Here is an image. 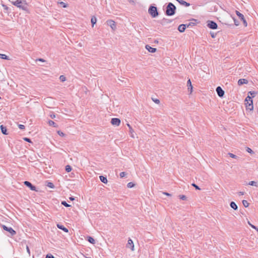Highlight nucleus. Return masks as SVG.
Listing matches in <instances>:
<instances>
[{
  "label": "nucleus",
  "mask_w": 258,
  "mask_h": 258,
  "mask_svg": "<svg viewBox=\"0 0 258 258\" xmlns=\"http://www.w3.org/2000/svg\"><path fill=\"white\" fill-rule=\"evenodd\" d=\"M12 4L23 10H28V4L26 0H17L15 2H12Z\"/></svg>",
  "instance_id": "f257e3e1"
},
{
  "label": "nucleus",
  "mask_w": 258,
  "mask_h": 258,
  "mask_svg": "<svg viewBox=\"0 0 258 258\" xmlns=\"http://www.w3.org/2000/svg\"><path fill=\"white\" fill-rule=\"evenodd\" d=\"M176 10V7L171 3L168 4L166 7L165 14L166 15L171 16L174 15Z\"/></svg>",
  "instance_id": "f03ea898"
},
{
  "label": "nucleus",
  "mask_w": 258,
  "mask_h": 258,
  "mask_svg": "<svg viewBox=\"0 0 258 258\" xmlns=\"http://www.w3.org/2000/svg\"><path fill=\"white\" fill-rule=\"evenodd\" d=\"M148 12L150 15L153 17L155 18L158 16V12L157 11V9L156 7L154 6H150L148 10Z\"/></svg>",
  "instance_id": "7ed1b4c3"
},
{
  "label": "nucleus",
  "mask_w": 258,
  "mask_h": 258,
  "mask_svg": "<svg viewBox=\"0 0 258 258\" xmlns=\"http://www.w3.org/2000/svg\"><path fill=\"white\" fill-rule=\"evenodd\" d=\"M2 227L4 230L9 232L11 236H14L16 234V232L12 227H8L5 225H2Z\"/></svg>",
  "instance_id": "20e7f679"
},
{
  "label": "nucleus",
  "mask_w": 258,
  "mask_h": 258,
  "mask_svg": "<svg viewBox=\"0 0 258 258\" xmlns=\"http://www.w3.org/2000/svg\"><path fill=\"white\" fill-rule=\"evenodd\" d=\"M236 14L238 17V18L243 22V25L245 27H246L247 25V22L246 20L245 19V18L243 14L240 13L239 11H235Z\"/></svg>",
  "instance_id": "39448f33"
},
{
  "label": "nucleus",
  "mask_w": 258,
  "mask_h": 258,
  "mask_svg": "<svg viewBox=\"0 0 258 258\" xmlns=\"http://www.w3.org/2000/svg\"><path fill=\"white\" fill-rule=\"evenodd\" d=\"M207 26L212 29H216L218 27L217 23L213 21H207Z\"/></svg>",
  "instance_id": "423d86ee"
},
{
  "label": "nucleus",
  "mask_w": 258,
  "mask_h": 258,
  "mask_svg": "<svg viewBox=\"0 0 258 258\" xmlns=\"http://www.w3.org/2000/svg\"><path fill=\"white\" fill-rule=\"evenodd\" d=\"M24 184L26 186L29 187L31 190H33V191H37V190L36 189V187L34 185L32 184V183L30 182H29L28 181H25L24 182Z\"/></svg>",
  "instance_id": "0eeeda50"
},
{
  "label": "nucleus",
  "mask_w": 258,
  "mask_h": 258,
  "mask_svg": "<svg viewBox=\"0 0 258 258\" xmlns=\"http://www.w3.org/2000/svg\"><path fill=\"white\" fill-rule=\"evenodd\" d=\"M216 90V92H217L218 96L220 97H223V96L224 95V91H223V90L222 89V88L221 87H220V86L217 87Z\"/></svg>",
  "instance_id": "6e6552de"
},
{
  "label": "nucleus",
  "mask_w": 258,
  "mask_h": 258,
  "mask_svg": "<svg viewBox=\"0 0 258 258\" xmlns=\"http://www.w3.org/2000/svg\"><path fill=\"white\" fill-rule=\"evenodd\" d=\"M111 123L113 125L119 126L120 123V120L117 118H113L111 119Z\"/></svg>",
  "instance_id": "1a4fd4ad"
},
{
  "label": "nucleus",
  "mask_w": 258,
  "mask_h": 258,
  "mask_svg": "<svg viewBox=\"0 0 258 258\" xmlns=\"http://www.w3.org/2000/svg\"><path fill=\"white\" fill-rule=\"evenodd\" d=\"M246 109V110H249L250 111H252L253 109V102H246L245 103Z\"/></svg>",
  "instance_id": "9d476101"
},
{
  "label": "nucleus",
  "mask_w": 258,
  "mask_h": 258,
  "mask_svg": "<svg viewBox=\"0 0 258 258\" xmlns=\"http://www.w3.org/2000/svg\"><path fill=\"white\" fill-rule=\"evenodd\" d=\"M106 23L107 24L112 28V30H115L116 28V25L114 21L111 20H109L107 21Z\"/></svg>",
  "instance_id": "9b49d317"
},
{
  "label": "nucleus",
  "mask_w": 258,
  "mask_h": 258,
  "mask_svg": "<svg viewBox=\"0 0 258 258\" xmlns=\"http://www.w3.org/2000/svg\"><path fill=\"white\" fill-rule=\"evenodd\" d=\"M126 247L128 248L131 249L132 250H134V245L133 241L132 239H129L127 241V243L126 244Z\"/></svg>",
  "instance_id": "f8f14e48"
},
{
  "label": "nucleus",
  "mask_w": 258,
  "mask_h": 258,
  "mask_svg": "<svg viewBox=\"0 0 258 258\" xmlns=\"http://www.w3.org/2000/svg\"><path fill=\"white\" fill-rule=\"evenodd\" d=\"M186 28V25L185 24H181L178 27V30L180 32H183Z\"/></svg>",
  "instance_id": "ddd939ff"
},
{
  "label": "nucleus",
  "mask_w": 258,
  "mask_h": 258,
  "mask_svg": "<svg viewBox=\"0 0 258 258\" xmlns=\"http://www.w3.org/2000/svg\"><path fill=\"white\" fill-rule=\"evenodd\" d=\"M238 85L241 86L243 84H247L248 81L245 79H240L238 81Z\"/></svg>",
  "instance_id": "4468645a"
},
{
  "label": "nucleus",
  "mask_w": 258,
  "mask_h": 258,
  "mask_svg": "<svg viewBox=\"0 0 258 258\" xmlns=\"http://www.w3.org/2000/svg\"><path fill=\"white\" fill-rule=\"evenodd\" d=\"M146 48L150 52L154 53L157 50L156 48H153L149 45H146Z\"/></svg>",
  "instance_id": "2eb2a0df"
},
{
  "label": "nucleus",
  "mask_w": 258,
  "mask_h": 258,
  "mask_svg": "<svg viewBox=\"0 0 258 258\" xmlns=\"http://www.w3.org/2000/svg\"><path fill=\"white\" fill-rule=\"evenodd\" d=\"M187 86L188 90L190 91V93H191L192 91V86L190 79H188L187 82Z\"/></svg>",
  "instance_id": "dca6fc26"
},
{
  "label": "nucleus",
  "mask_w": 258,
  "mask_h": 258,
  "mask_svg": "<svg viewBox=\"0 0 258 258\" xmlns=\"http://www.w3.org/2000/svg\"><path fill=\"white\" fill-rule=\"evenodd\" d=\"M180 5L184 6L185 7H188L190 6V4L186 2L183 0H176Z\"/></svg>",
  "instance_id": "f3484780"
},
{
  "label": "nucleus",
  "mask_w": 258,
  "mask_h": 258,
  "mask_svg": "<svg viewBox=\"0 0 258 258\" xmlns=\"http://www.w3.org/2000/svg\"><path fill=\"white\" fill-rule=\"evenodd\" d=\"M0 128L1 130L2 133L4 135H8V133H7V128L6 126H4L3 125H1L0 126Z\"/></svg>",
  "instance_id": "a211bd4d"
},
{
  "label": "nucleus",
  "mask_w": 258,
  "mask_h": 258,
  "mask_svg": "<svg viewBox=\"0 0 258 258\" xmlns=\"http://www.w3.org/2000/svg\"><path fill=\"white\" fill-rule=\"evenodd\" d=\"M57 227L59 229H60L63 230V231H64L65 232H69V230L67 228L64 227L62 225H60V224H57Z\"/></svg>",
  "instance_id": "6ab92c4d"
},
{
  "label": "nucleus",
  "mask_w": 258,
  "mask_h": 258,
  "mask_svg": "<svg viewBox=\"0 0 258 258\" xmlns=\"http://www.w3.org/2000/svg\"><path fill=\"white\" fill-rule=\"evenodd\" d=\"M127 125L129 128V132H130L131 136L132 138H134V136L133 135L134 130L133 129V128L132 127V126H131V125L129 123H127Z\"/></svg>",
  "instance_id": "aec40b11"
},
{
  "label": "nucleus",
  "mask_w": 258,
  "mask_h": 258,
  "mask_svg": "<svg viewBox=\"0 0 258 258\" xmlns=\"http://www.w3.org/2000/svg\"><path fill=\"white\" fill-rule=\"evenodd\" d=\"M230 207L234 210H237L238 207L237 205L234 202H231L230 204Z\"/></svg>",
  "instance_id": "412c9836"
},
{
  "label": "nucleus",
  "mask_w": 258,
  "mask_h": 258,
  "mask_svg": "<svg viewBox=\"0 0 258 258\" xmlns=\"http://www.w3.org/2000/svg\"><path fill=\"white\" fill-rule=\"evenodd\" d=\"M99 178L100 180L104 183H107V179L106 177H104V176L101 175L99 176Z\"/></svg>",
  "instance_id": "4be33fe9"
},
{
  "label": "nucleus",
  "mask_w": 258,
  "mask_h": 258,
  "mask_svg": "<svg viewBox=\"0 0 258 258\" xmlns=\"http://www.w3.org/2000/svg\"><path fill=\"white\" fill-rule=\"evenodd\" d=\"M91 22L92 23V27L96 23L97 19L95 16H92L91 18Z\"/></svg>",
  "instance_id": "5701e85b"
},
{
  "label": "nucleus",
  "mask_w": 258,
  "mask_h": 258,
  "mask_svg": "<svg viewBox=\"0 0 258 258\" xmlns=\"http://www.w3.org/2000/svg\"><path fill=\"white\" fill-rule=\"evenodd\" d=\"M87 240L90 243H91L92 244H94L95 243V241L93 237H92L91 236H87Z\"/></svg>",
  "instance_id": "b1692460"
},
{
  "label": "nucleus",
  "mask_w": 258,
  "mask_h": 258,
  "mask_svg": "<svg viewBox=\"0 0 258 258\" xmlns=\"http://www.w3.org/2000/svg\"><path fill=\"white\" fill-rule=\"evenodd\" d=\"M48 124L50 126H53L54 127H57L56 124L52 120H50L48 121Z\"/></svg>",
  "instance_id": "393cba45"
},
{
  "label": "nucleus",
  "mask_w": 258,
  "mask_h": 258,
  "mask_svg": "<svg viewBox=\"0 0 258 258\" xmlns=\"http://www.w3.org/2000/svg\"><path fill=\"white\" fill-rule=\"evenodd\" d=\"M0 58L2 59H7V60L10 59L9 58V56H8L7 55H6V54H4L0 53Z\"/></svg>",
  "instance_id": "a878e982"
},
{
  "label": "nucleus",
  "mask_w": 258,
  "mask_h": 258,
  "mask_svg": "<svg viewBox=\"0 0 258 258\" xmlns=\"http://www.w3.org/2000/svg\"><path fill=\"white\" fill-rule=\"evenodd\" d=\"M248 184L252 186H258V185L257 184V182L254 181H251L249 182Z\"/></svg>",
  "instance_id": "bb28decb"
},
{
  "label": "nucleus",
  "mask_w": 258,
  "mask_h": 258,
  "mask_svg": "<svg viewBox=\"0 0 258 258\" xmlns=\"http://www.w3.org/2000/svg\"><path fill=\"white\" fill-rule=\"evenodd\" d=\"M242 202V204L244 207H248L249 203H248V202L246 200H243Z\"/></svg>",
  "instance_id": "cd10ccee"
},
{
  "label": "nucleus",
  "mask_w": 258,
  "mask_h": 258,
  "mask_svg": "<svg viewBox=\"0 0 258 258\" xmlns=\"http://www.w3.org/2000/svg\"><path fill=\"white\" fill-rule=\"evenodd\" d=\"M251 101H252L251 97H250L249 96H247L246 98L245 99V102H251Z\"/></svg>",
  "instance_id": "c85d7f7f"
},
{
  "label": "nucleus",
  "mask_w": 258,
  "mask_h": 258,
  "mask_svg": "<svg viewBox=\"0 0 258 258\" xmlns=\"http://www.w3.org/2000/svg\"><path fill=\"white\" fill-rule=\"evenodd\" d=\"M248 94H250L252 97H254L257 94V92L255 91H249Z\"/></svg>",
  "instance_id": "c756f323"
},
{
  "label": "nucleus",
  "mask_w": 258,
  "mask_h": 258,
  "mask_svg": "<svg viewBox=\"0 0 258 258\" xmlns=\"http://www.w3.org/2000/svg\"><path fill=\"white\" fill-rule=\"evenodd\" d=\"M135 185V184L133 182H130L127 183V187L128 188H132V187H133Z\"/></svg>",
  "instance_id": "7c9ffc66"
},
{
  "label": "nucleus",
  "mask_w": 258,
  "mask_h": 258,
  "mask_svg": "<svg viewBox=\"0 0 258 258\" xmlns=\"http://www.w3.org/2000/svg\"><path fill=\"white\" fill-rule=\"evenodd\" d=\"M72 170V167L70 165H67L66 166V171L67 172H70Z\"/></svg>",
  "instance_id": "2f4dec72"
},
{
  "label": "nucleus",
  "mask_w": 258,
  "mask_h": 258,
  "mask_svg": "<svg viewBox=\"0 0 258 258\" xmlns=\"http://www.w3.org/2000/svg\"><path fill=\"white\" fill-rule=\"evenodd\" d=\"M47 186L50 188H53L54 187V185L53 183L48 182L47 184Z\"/></svg>",
  "instance_id": "473e14b6"
},
{
  "label": "nucleus",
  "mask_w": 258,
  "mask_h": 258,
  "mask_svg": "<svg viewBox=\"0 0 258 258\" xmlns=\"http://www.w3.org/2000/svg\"><path fill=\"white\" fill-rule=\"evenodd\" d=\"M61 204L66 207H70L71 206L68 204L66 201H62Z\"/></svg>",
  "instance_id": "72a5a7b5"
},
{
  "label": "nucleus",
  "mask_w": 258,
  "mask_h": 258,
  "mask_svg": "<svg viewBox=\"0 0 258 258\" xmlns=\"http://www.w3.org/2000/svg\"><path fill=\"white\" fill-rule=\"evenodd\" d=\"M228 155H229L231 158H235V159H237V158H238V157H237L236 155H234V154H232V153H228Z\"/></svg>",
  "instance_id": "f704fd0d"
},
{
  "label": "nucleus",
  "mask_w": 258,
  "mask_h": 258,
  "mask_svg": "<svg viewBox=\"0 0 258 258\" xmlns=\"http://www.w3.org/2000/svg\"><path fill=\"white\" fill-rule=\"evenodd\" d=\"M59 79L61 81V82H64L66 80V78L63 75H61L60 77H59Z\"/></svg>",
  "instance_id": "c9c22d12"
},
{
  "label": "nucleus",
  "mask_w": 258,
  "mask_h": 258,
  "mask_svg": "<svg viewBox=\"0 0 258 258\" xmlns=\"http://www.w3.org/2000/svg\"><path fill=\"white\" fill-rule=\"evenodd\" d=\"M2 7L4 8V10L6 11V12H8V11L9 10V7L7 6H6V5H5L4 4H3L2 5Z\"/></svg>",
  "instance_id": "e433bc0d"
},
{
  "label": "nucleus",
  "mask_w": 258,
  "mask_h": 258,
  "mask_svg": "<svg viewBox=\"0 0 258 258\" xmlns=\"http://www.w3.org/2000/svg\"><path fill=\"white\" fill-rule=\"evenodd\" d=\"M59 4L62 6L63 8H67L68 5L67 4L64 3L63 2H61L59 3Z\"/></svg>",
  "instance_id": "4c0bfd02"
},
{
  "label": "nucleus",
  "mask_w": 258,
  "mask_h": 258,
  "mask_svg": "<svg viewBox=\"0 0 258 258\" xmlns=\"http://www.w3.org/2000/svg\"><path fill=\"white\" fill-rule=\"evenodd\" d=\"M180 199L182 200H186V197L184 195H180L179 196Z\"/></svg>",
  "instance_id": "58836bf2"
},
{
  "label": "nucleus",
  "mask_w": 258,
  "mask_h": 258,
  "mask_svg": "<svg viewBox=\"0 0 258 258\" xmlns=\"http://www.w3.org/2000/svg\"><path fill=\"white\" fill-rule=\"evenodd\" d=\"M57 134L61 137L65 136V134L60 131H57Z\"/></svg>",
  "instance_id": "ea45409f"
},
{
  "label": "nucleus",
  "mask_w": 258,
  "mask_h": 258,
  "mask_svg": "<svg viewBox=\"0 0 258 258\" xmlns=\"http://www.w3.org/2000/svg\"><path fill=\"white\" fill-rule=\"evenodd\" d=\"M246 151L250 154H253V151L249 148L247 147L246 148Z\"/></svg>",
  "instance_id": "a19ab883"
},
{
  "label": "nucleus",
  "mask_w": 258,
  "mask_h": 258,
  "mask_svg": "<svg viewBox=\"0 0 258 258\" xmlns=\"http://www.w3.org/2000/svg\"><path fill=\"white\" fill-rule=\"evenodd\" d=\"M152 99L156 104H159L160 103V100L158 99H154L152 98Z\"/></svg>",
  "instance_id": "79ce46f5"
},
{
  "label": "nucleus",
  "mask_w": 258,
  "mask_h": 258,
  "mask_svg": "<svg viewBox=\"0 0 258 258\" xmlns=\"http://www.w3.org/2000/svg\"><path fill=\"white\" fill-rule=\"evenodd\" d=\"M126 174V173L125 172H121L120 173L119 175L121 178H122V177H124Z\"/></svg>",
  "instance_id": "37998d69"
},
{
  "label": "nucleus",
  "mask_w": 258,
  "mask_h": 258,
  "mask_svg": "<svg viewBox=\"0 0 258 258\" xmlns=\"http://www.w3.org/2000/svg\"><path fill=\"white\" fill-rule=\"evenodd\" d=\"M45 258H54V256L51 254L49 253L46 255Z\"/></svg>",
  "instance_id": "c03bdc74"
},
{
  "label": "nucleus",
  "mask_w": 258,
  "mask_h": 258,
  "mask_svg": "<svg viewBox=\"0 0 258 258\" xmlns=\"http://www.w3.org/2000/svg\"><path fill=\"white\" fill-rule=\"evenodd\" d=\"M191 185L193 186L194 187H195L196 189H198V190L201 189L197 185H196L195 183H192Z\"/></svg>",
  "instance_id": "a18cd8bd"
},
{
  "label": "nucleus",
  "mask_w": 258,
  "mask_h": 258,
  "mask_svg": "<svg viewBox=\"0 0 258 258\" xmlns=\"http://www.w3.org/2000/svg\"><path fill=\"white\" fill-rule=\"evenodd\" d=\"M19 128H20L21 130H24L25 127L24 125H22V124H19Z\"/></svg>",
  "instance_id": "49530a36"
},
{
  "label": "nucleus",
  "mask_w": 258,
  "mask_h": 258,
  "mask_svg": "<svg viewBox=\"0 0 258 258\" xmlns=\"http://www.w3.org/2000/svg\"><path fill=\"white\" fill-rule=\"evenodd\" d=\"M24 140L26 141V142H28L29 143H31V140L29 139V138H24Z\"/></svg>",
  "instance_id": "de8ad7c7"
},
{
  "label": "nucleus",
  "mask_w": 258,
  "mask_h": 258,
  "mask_svg": "<svg viewBox=\"0 0 258 258\" xmlns=\"http://www.w3.org/2000/svg\"><path fill=\"white\" fill-rule=\"evenodd\" d=\"M26 249H27V252L29 254V255L30 256V251L29 248L28 246H26Z\"/></svg>",
  "instance_id": "09e8293b"
},
{
  "label": "nucleus",
  "mask_w": 258,
  "mask_h": 258,
  "mask_svg": "<svg viewBox=\"0 0 258 258\" xmlns=\"http://www.w3.org/2000/svg\"><path fill=\"white\" fill-rule=\"evenodd\" d=\"M36 61H42V62L45 61V60L44 59H43V58H38L36 59Z\"/></svg>",
  "instance_id": "8fccbe9b"
},
{
  "label": "nucleus",
  "mask_w": 258,
  "mask_h": 258,
  "mask_svg": "<svg viewBox=\"0 0 258 258\" xmlns=\"http://www.w3.org/2000/svg\"><path fill=\"white\" fill-rule=\"evenodd\" d=\"M50 117L51 118L53 119V118H54L55 117V115L54 114H53V113L51 114L50 115Z\"/></svg>",
  "instance_id": "3c124183"
},
{
  "label": "nucleus",
  "mask_w": 258,
  "mask_h": 258,
  "mask_svg": "<svg viewBox=\"0 0 258 258\" xmlns=\"http://www.w3.org/2000/svg\"><path fill=\"white\" fill-rule=\"evenodd\" d=\"M163 194L165 195H166L167 196H171V195L168 193V192H163Z\"/></svg>",
  "instance_id": "603ef678"
},
{
  "label": "nucleus",
  "mask_w": 258,
  "mask_h": 258,
  "mask_svg": "<svg viewBox=\"0 0 258 258\" xmlns=\"http://www.w3.org/2000/svg\"><path fill=\"white\" fill-rule=\"evenodd\" d=\"M239 196H241L244 195V192L242 191H239L238 192Z\"/></svg>",
  "instance_id": "864d4df0"
},
{
  "label": "nucleus",
  "mask_w": 258,
  "mask_h": 258,
  "mask_svg": "<svg viewBox=\"0 0 258 258\" xmlns=\"http://www.w3.org/2000/svg\"><path fill=\"white\" fill-rule=\"evenodd\" d=\"M69 199L71 201H74L75 200V198L73 197H71L69 198Z\"/></svg>",
  "instance_id": "5fc2aeb1"
},
{
  "label": "nucleus",
  "mask_w": 258,
  "mask_h": 258,
  "mask_svg": "<svg viewBox=\"0 0 258 258\" xmlns=\"http://www.w3.org/2000/svg\"><path fill=\"white\" fill-rule=\"evenodd\" d=\"M188 24L190 26L194 25L195 23L190 22V23H189Z\"/></svg>",
  "instance_id": "6e6d98bb"
},
{
  "label": "nucleus",
  "mask_w": 258,
  "mask_h": 258,
  "mask_svg": "<svg viewBox=\"0 0 258 258\" xmlns=\"http://www.w3.org/2000/svg\"><path fill=\"white\" fill-rule=\"evenodd\" d=\"M234 23H235V25H236V26L238 25V24L237 23V22L235 19H234Z\"/></svg>",
  "instance_id": "4d7b16f0"
},
{
  "label": "nucleus",
  "mask_w": 258,
  "mask_h": 258,
  "mask_svg": "<svg viewBox=\"0 0 258 258\" xmlns=\"http://www.w3.org/2000/svg\"><path fill=\"white\" fill-rule=\"evenodd\" d=\"M186 27H189V26L188 25V24H186Z\"/></svg>",
  "instance_id": "13d9d810"
},
{
  "label": "nucleus",
  "mask_w": 258,
  "mask_h": 258,
  "mask_svg": "<svg viewBox=\"0 0 258 258\" xmlns=\"http://www.w3.org/2000/svg\"><path fill=\"white\" fill-rule=\"evenodd\" d=\"M212 37H214V34H212Z\"/></svg>",
  "instance_id": "bf43d9fd"
},
{
  "label": "nucleus",
  "mask_w": 258,
  "mask_h": 258,
  "mask_svg": "<svg viewBox=\"0 0 258 258\" xmlns=\"http://www.w3.org/2000/svg\"><path fill=\"white\" fill-rule=\"evenodd\" d=\"M212 37H214V34H212Z\"/></svg>",
  "instance_id": "052dcab7"
}]
</instances>
